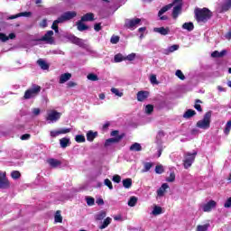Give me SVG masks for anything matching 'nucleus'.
<instances>
[{
  "label": "nucleus",
  "mask_w": 231,
  "mask_h": 231,
  "mask_svg": "<svg viewBox=\"0 0 231 231\" xmlns=\"http://www.w3.org/2000/svg\"><path fill=\"white\" fill-rule=\"evenodd\" d=\"M88 80H91V82H97L98 80V75L95 73H89L87 76Z\"/></svg>",
  "instance_id": "obj_33"
},
{
  "label": "nucleus",
  "mask_w": 231,
  "mask_h": 231,
  "mask_svg": "<svg viewBox=\"0 0 231 231\" xmlns=\"http://www.w3.org/2000/svg\"><path fill=\"white\" fill-rule=\"evenodd\" d=\"M81 21H83L84 23L95 21V14H93V13H87L86 14H84L81 17Z\"/></svg>",
  "instance_id": "obj_18"
},
{
  "label": "nucleus",
  "mask_w": 231,
  "mask_h": 231,
  "mask_svg": "<svg viewBox=\"0 0 231 231\" xmlns=\"http://www.w3.org/2000/svg\"><path fill=\"white\" fill-rule=\"evenodd\" d=\"M166 181H168V183H173V181H176V173H174V171L171 172L169 178L166 179Z\"/></svg>",
  "instance_id": "obj_36"
},
{
  "label": "nucleus",
  "mask_w": 231,
  "mask_h": 231,
  "mask_svg": "<svg viewBox=\"0 0 231 231\" xmlns=\"http://www.w3.org/2000/svg\"><path fill=\"white\" fill-rule=\"evenodd\" d=\"M196 156H198V152H193L192 153L188 152L184 155V169H189V167H192V164L196 161Z\"/></svg>",
  "instance_id": "obj_6"
},
{
  "label": "nucleus",
  "mask_w": 231,
  "mask_h": 231,
  "mask_svg": "<svg viewBox=\"0 0 231 231\" xmlns=\"http://www.w3.org/2000/svg\"><path fill=\"white\" fill-rule=\"evenodd\" d=\"M211 57H213L214 59H218V58H220V56H219V51H213V52L211 53Z\"/></svg>",
  "instance_id": "obj_60"
},
{
  "label": "nucleus",
  "mask_w": 231,
  "mask_h": 231,
  "mask_svg": "<svg viewBox=\"0 0 231 231\" xmlns=\"http://www.w3.org/2000/svg\"><path fill=\"white\" fill-rule=\"evenodd\" d=\"M134 59H136V54L135 53H131L129 54L126 58L125 60H134Z\"/></svg>",
  "instance_id": "obj_55"
},
{
  "label": "nucleus",
  "mask_w": 231,
  "mask_h": 231,
  "mask_svg": "<svg viewBox=\"0 0 231 231\" xmlns=\"http://www.w3.org/2000/svg\"><path fill=\"white\" fill-rule=\"evenodd\" d=\"M111 217H107L102 223V225L99 226L100 230H104V228H107V226H109V225H111Z\"/></svg>",
  "instance_id": "obj_27"
},
{
  "label": "nucleus",
  "mask_w": 231,
  "mask_h": 231,
  "mask_svg": "<svg viewBox=\"0 0 231 231\" xmlns=\"http://www.w3.org/2000/svg\"><path fill=\"white\" fill-rule=\"evenodd\" d=\"M77 83L75 81H69L67 84V88H75Z\"/></svg>",
  "instance_id": "obj_61"
},
{
  "label": "nucleus",
  "mask_w": 231,
  "mask_h": 231,
  "mask_svg": "<svg viewBox=\"0 0 231 231\" xmlns=\"http://www.w3.org/2000/svg\"><path fill=\"white\" fill-rule=\"evenodd\" d=\"M70 42H72V44H76V46H79V48H84L85 44H84V40L77 37V36H71L69 38Z\"/></svg>",
  "instance_id": "obj_14"
},
{
  "label": "nucleus",
  "mask_w": 231,
  "mask_h": 231,
  "mask_svg": "<svg viewBox=\"0 0 231 231\" xmlns=\"http://www.w3.org/2000/svg\"><path fill=\"white\" fill-rule=\"evenodd\" d=\"M38 66L43 70L50 69V64H48L44 60L39 59L37 60Z\"/></svg>",
  "instance_id": "obj_20"
},
{
  "label": "nucleus",
  "mask_w": 231,
  "mask_h": 231,
  "mask_svg": "<svg viewBox=\"0 0 231 231\" xmlns=\"http://www.w3.org/2000/svg\"><path fill=\"white\" fill-rule=\"evenodd\" d=\"M130 151H134L135 152H140L142 151V144L139 143H134L130 146Z\"/></svg>",
  "instance_id": "obj_29"
},
{
  "label": "nucleus",
  "mask_w": 231,
  "mask_h": 231,
  "mask_svg": "<svg viewBox=\"0 0 231 231\" xmlns=\"http://www.w3.org/2000/svg\"><path fill=\"white\" fill-rule=\"evenodd\" d=\"M75 140L77 143H84V142H86V137L82 134H78L76 135Z\"/></svg>",
  "instance_id": "obj_35"
},
{
  "label": "nucleus",
  "mask_w": 231,
  "mask_h": 231,
  "mask_svg": "<svg viewBox=\"0 0 231 231\" xmlns=\"http://www.w3.org/2000/svg\"><path fill=\"white\" fill-rule=\"evenodd\" d=\"M199 104H203V101L200 99H196L194 107L197 109V111H199V113H202L203 108L201 107V105H199Z\"/></svg>",
  "instance_id": "obj_30"
},
{
  "label": "nucleus",
  "mask_w": 231,
  "mask_h": 231,
  "mask_svg": "<svg viewBox=\"0 0 231 231\" xmlns=\"http://www.w3.org/2000/svg\"><path fill=\"white\" fill-rule=\"evenodd\" d=\"M111 44H118L120 42V36L113 35L110 39Z\"/></svg>",
  "instance_id": "obj_45"
},
{
  "label": "nucleus",
  "mask_w": 231,
  "mask_h": 231,
  "mask_svg": "<svg viewBox=\"0 0 231 231\" xmlns=\"http://www.w3.org/2000/svg\"><path fill=\"white\" fill-rule=\"evenodd\" d=\"M136 203H138V198L133 196L128 200V207H136Z\"/></svg>",
  "instance_id": "obj_31"
},
{
  "label": "nucleus",
  "mask_w": 231,
  "mask_h": 231,
  "mask_svg": "<svg viewBox=\"0 0 231 231\" xmlns=\"http://www.w3.org/2000/svg\"><path fill=\"white\" fill-rule=\"evenodd\" d=\"M114 60L115 62H122L123 60H125V58H124V55L118 53L115 55Z\"/></svg>",
  "instance_id": "obj_39"
},
{
  "label": "nucleus",
  "mask_w": 231,
  "mask_h": 231,
  "mask_svg": "<svg viewBox=\"0 0 231 231\" xmlns=\"http://www.w3.org/2000/svg\"><path fill=\"white\" fill-rule=\"evenodd\" d=\"M111 92L114 93L116 97H124V93L120 92L118 88H112Z\"/></svg>",
  "instance_id": "obj_47"
},
{
  "label": "nucleus",
  "mask_w": 231,
  "mask_h": 231,
  "mask_svg": "<svg viewBox=\"0 0 231 231\" xmlns=\"http://www.w3.org/2000/svg\"><path fill=\"white\" fill-rule=\"evenodd\" d=\"M94 30H95L96 32H100V30H102V24H101V23H96V24L94 25Z\"/></svg>",
  "instance_id": "obj_57"
},
{
  "label": "nucleus",
  "mask_w": 231,
  "mask_h": 231,
  "mask_svg": "<svg viewBox=\"0 0 231 231\" xmlns=\"http://www.w3.org/2000/svg\"><path fill=\"white\" fill-rule=\"evenodd\" d=\"M106 211H100L97 216H96V219L97 221H102V219H104V217H106Z\"/></svg>",
  "instance_id": "obj_41"
},
{
  "label": "nucleus",
  "mask_w": 231,
  "mask_h": 231,
  "mask_svg": "<svg viewBox=\"0 0 231 231\" xmlns=\"http://www.w3.org/2000/svg\"><path fill=\"white\" fill-rule=\"evenodd\" d=\"M175 75L180 80H185V75L183 74V72L180 69L176 70Z\"/></svg>",
  "instance_id": "obj_46"
},
{
  "label": "nucleus",
  "mask_w": 231,
  "mask_h": 231,
  "mask_svg": "<svg viewBox=\"0 0 231 231\" xmlns=\"http://www.w3.org/2000/svg\"><path fill=\"white\" fill-rule=\"evenodd\" d=\"M230 131H231V119L227 121L226 127L224 129V133L226 136H228V134H230Z\"/></svg>",
  "instance_id": "obj_34"
},
{
  "label": "nucleus",
  "mask_w": 231,
  "mask_h": 231,
  "mask_svg": "<svg viewBox=\"0 0 231 231\" xmlns=\"http://www.w3.org/2000/svg\"><path fill=\"white\" fill-rule=\"evenodd\" d=\"M224 207H225V208H230V207H231V197L228 198V199L226 200V202H225V204H224Z\"/></svg>",
  "instance_id": "obj_54"
},
{
  "label": "nucleus",
  "mask_w": 231,
  "mask_h": 231,
  "mask_svg": "<svg viewBox=\"0 0 231 231\" xmlns=\"http://www.w3.org/2000/svg\"><path fill=\"white\" fill-rule=\"evenodd\" d=\"M154 165L152 162H145L144 163V172H149L151 171V168Z\"/></svg>",
  "instance_id": "obj_48"
},
{
  "label": "nucleus",
  "mask_w": 231,
  "mask_h": 231,
  "mask_svg": "<svg viewBox=\"0 0 231 231\" xmlns=\"http://www.w3.org/2000/svg\"><path fill=\"white\" fill-rule=\"evenodd\" d=\"M55 223H62V216L60 215V210H57L54 215Z\"/></svg>",
  "instance_id": "obj_32"
},
{
  "label": "nucleus",
  "mask_w": 231,
  "mask_h": 231,
  "mask_svg": "<svg viewBox=\"0 0 231 231\" xmlns=\"http://www.w3.org/2000/svg\"><path fill=\"white\" fill-rule=\"evenodd\" d=\"M118 133H120L118 130H114L111 132L110 135L111 136H118Z\"/></svg>",
  "instance_id": "obj_63"
},
{
  "label": "nucleus",
  "mask_w": 231,
  "mask_h": 231,
  "mask_svg": "<svg viewBox=\"0 0 231 231\" xmlns=\"http://www.w3.org/2000/svg\"><path fill=\"white\" fill-rule=\"evenodd\" d=\"M123 187H125V189H131V187H133V179L127 178L123 180Z\"/></svg>",
  "instance_id": "obj_24"
},
{
  "label": "nucleus",
  "mask_w": 231,
  "mask_h": 231,
  "mask_svg": "<svg viewBox=\"0 0 231 231\" xmlns=\"http://www.w3.org/2000/svg\"><path fill=\"white\" fill-rule=\"evenodd\" d=\"M192 116H196V112L193 109H188L183 114V118H186V119L192 118Z\"/></svg>",
  "instance_id": "obj_25"
},
{
  "label": "nucleus",
  "mask_w": 231,
  "mask_h": 231,
  "mask_svg": "<svg viewBox=\"0 0 231 231\" xmlns=\"http://www.w3.org/2000/svg\"><path fill=\"white\" fill-rule=\"evenodd\" d=\"M167 189H169V184L167 183H163L159 189L157 190V195L162 198V196H163V194H165V191L167 190Z\"/></svg>",
  "instance_id": "obj_21"
},
{
  "label": "nucleus",
  "mask_w": 231,
  "mask_h": 231,
  "mask_svg": "<svg viewBox=\"0 0 231 231\" xmlns=\"http://www.w3.org/2000/svg\"><path fill=\"white\" fill-rule=\"evenodd\" d=\"M77 26H78L79 32H85V30H89V26L86 25L84 23V21L82 20H79L77 22Z\"/></svg>",
  "instance_id": "obj_22"
},
{
  "label": "nucleus",
  "mask_w": 231,
  "mask_h": 231,
  "mask_svg": "<svg viewBox=\"0 0 231 231\" xmlns=\"http://www.w3.org/2000/svg\"><path fill=\"white\" fill-rule=\"evenodd\" d=\"M151 84H159L158 79H156V75L152 74L150 77Z\"/></svg>",
  "instance_id": "obj_53"
},
{
  "label": "nucleus",
  "mask_w": 231,
  "mask_h": 231,
  "mask_svg": "<svg viewBox=\"0 0 231 231\" xmlns=\"http://www.w3.org/2000/svg\"><path fill=\"white\" fill-rule=\"evenodd\" d=\"M97 205H104V199L99 198L96 200Z\"/></svg>",
  "instance_id": "obj_62"
},
{
  "label": "nucleus",
  "mask_w": 231,
  "mask_h": 231,
  "mask_svg": "<svg viewBox=\"0 0 231 231\" xmlns=\"http://www.w3.org/2000/svg\"><path fill=\"white\" fill-rule=\"evenodd\" d=\"M217 203L215 200H209L208 203L204 204L202 207L203 212H210L212 208H216Z\"/></svg>",
  "instance_id": "obj_12"
},
{
  "label": "nucleus",
  "mask_w": 231,
  "mask_h": 231,
  "mask_svg": "<svg viewBox=\"0 0 231 231\" xmlns=\"http://www.w3.org/2000/svg\"><path fill=\"white\" fill-rule=\"evenodd\" d=\"M105 185L108 187L110 190H113V182L109 179L105 180Z\"/></svg>",
  "instance_id": "obj_50"
},
{
  "label": "nucleus",
  "mask_w": 231,
  "mask_h": 231,
  "mask_svg": "<svg viewBox=\"0 0 231 231\" xmlns=\"http://www.w3.org/2000/svg\"><path fill=\"white\" fill-rule=\"evenodd\" d=\"M210 122H212V111H208L201 120H199L196 124V127L199 129H210Z\"/></svg>",
  "instance_id": "obj_4"
},
{
  "label": "nucleus",
  "mask_w": 231,
  "mask_h": 231,
  "mask_svg": "<svg viewBox=\"0 0 231 231\" xmlns=\"http://www.w3.org/2000/svg\"><path fill=\"white\" fill-rule=\"evenodd\" d=\"M149 98V91L141 90L137 93V100L138 102H143Z\"/></svg>",
  "instance_id": "obj_15"
},
{
  "label": "nucleus",
  "mask_w": 231,
  "mask_h": 231,
  "mask_svg": "<svg viewBox=\"0 0 231 231\" xmlns=\"http://www.w3.org/2000/svg\"><path fill=\"white\" fill-rule=\"evenodd\" d=\"M155 172L156 174H163V172H165V169L163 168V165L160 164L155 166Z\"/></svg>",
  "instance_id": "obj_37"
},
{
  "label": "nucleus",
  "mask_w": 231,
  "mask_h": 231,
  "mask_svg": "<svg viewBox=\"0 0 231 231\" xmlns=\"http://www.w3.org/2000/svg\"><path fill=\"white\" fill-rule=\"evenodd\" d=\"M60 134V130L58 131H51V138H57Z\"/></svg>",
  "instance_id": "obj_56"
},
{
  "label": "nucleus",
  "mask_w": 231,
  "mask_h": 231,
  "mask_svg": "<svg viewBox=\"0 0 231 231\" xmlns=\"http://www.w3.org/2000/svg\"><path fill=\"white\" fill-rule=\"evenodd\" d=\"M30 138H32L30 134H24L21 136V140H30Z\"/></svg>",
  "instance_id": "obj_58"
},
{
  "label": "nucleus",
  "mask_w": 231,
  "mask_h": 231,
  "mask_svg": "<svg viewBox=\"0 0 231 231\" xmlns=\"http://www.w3.org/2000/svg\"><path fill=\"white\" fill-rule=\"evenodd\" d=\"M140 25H142V19L140 18L129 19L125 23V28H128V30H135Z\"/></svg>",
  "instance_id": "obj_7"
},
{
  "label": "nucleus",
  "mask_w": 231,
  "mask_h": 231,
  "mask_svg": "<svg viewBox=\"0 0 231 231\" xmlns=\"http://www.w3.org/2000/svg\"><path fill=\"white\" fill-rule=\"evenodd\" d=\"M60 147H62V149H66V147H68V145H69V138L63 137V138L60 139Z\"/></svg>",
  "instance_id": "obj_26"
},
{
  "label": "nucleus",
  "mask_w": 231,
  "mask_h": 231,
  "mask_svg": "<svg viewBox=\"0 0 231 231\" xmlns=\"http://www.w3.org/2000/svg\"><path fill=\"white\" fill-rule=\"evenodd\" d=\"M226 39H227V41H230V39H231V30L226 34Z\"/></svg>",
  "instance_id": "obj_64"
},
{
  "label": "nucleus",
  "mask_w": 231,
  "mask_h": 231,
  "mask_svg": "<svg viewBox=\"0 0 231 231\" xmlns=\"http://www.w3.org/2000/svg\"><path fill=\"white\" fill-rule=\"evenodd\" d=\"M11 177L13 180H19V178H21V172L19 171H13L11 172Z\"/></svg>",
  "instance_id": "obj_40"
},
{
  "label": "nucleus",
  "mask_w": 231,
  "mask_h": 231,
  "mask_svg": "<svg viewBox=\"0 0 231 231\" xmlns=\"http://www.w3.org/2000/svg\"><path fill=\"white\" fill-rule=\"evenodd\" d=\"M59 131L60 134H68V133H71V128H61Z\"/></svg>",
  "instance_id": "obj_51"
},
{
  "label": "nucleus",
  "mask_w": 231,
  "mask_h": 231,
  "mask_svg": "<svg viewBox=\"0 0 231 231\" xmlns=\"http://www.w3.org/2000/svg\"><path fill=\"white\" fill-rule=\"evenodd\" d=\"M174 5H177L173 7L171 15L173 19H178V16L180 15V14H181V8H183V0H173L171 4L163 6L159 11L158 16L161 17L162 14H165V12H169V10H171V8H172Z\"/></svg>",
  "instance_id": "obj_1"
},
{
  "label": "nucleus",
  "mask_w": 231,
  "mask_h": 231,
  "mask_svg": "<svg viewBox=\"0 0 231 231\" xmlns=\"http://www.w3.org/2000/svg\"><path fill=\"white\" fill-rule=\"evenodd\" d=\"M208 226H210V224H205V225H199L197 226V231H208Z\"/></svg>",
  "instance_id": "obj_38"
},
{
  "label": "nucleus",
  "mask_w": 231,
  "mask_h": 231,
  "mask_svg": "<svg viewBox=\"0 0 231 231\" xmlns=\"http://www.w3.org/2000/svg\"><path fill=\"white\" fill-rule=\"evenodd\" d=\"M180 45H171V47H169L170 51H176V50H179Z\"/></svg>",
  "instance_id": "obj_59"
},
{
  "label": "nucleus",
  "mask_w": 231,
  "mask_h": 231,
  "mask_svg": "<svg viewBox=\"0 0 231 231\" xmlns=\"http://www.w3.org/2000/svg\"><path fill=\"white\" fill-rule=\"evenodd\" d=\"M70 79H71V73L67 72V73L61 74L60 77V84H64L68 82V80H69Z\"/></svg>",
  "instance_id": "obj_19"
},
{
  "label": "nucleus",
  "mask_w": 231,
  "mask_h": 231,
  "mask_svg": "<svg viewBox=\"0 0 231 231\" xmlns=\"http://www.w3.org/2000/svg\"><path fill=\"white\" fill-rule=\"evenodd\" d=\"M97 136H98V132L88 131L87 133L88 142H93Z\"/></svg>",
  "instance_id": "obj_23"
},
{
  "label": "nucleus",
  "mask_w": 231,
  "mask_h": 231,
  "mask_svg": "<svg viewBox=\"0 0 231 231\" xmlns=\"http://www.w3.org/2000/svg\"><path fill=\"white\" fill-rule=\"evenodd\" d=\"M47 163H49V165H51L52 167V169H57V167H60V165H62V162L54 159V158H51L47 161Z\"/></svg>",
  "instance_id": "obj_17"
},
{
  "label": "nucleus",
  "mask_w": 231,
  "mask_h": 231,
  "mask_svg": "<svg viewBox=\"0 0 231 231\" xmlns=\"http://www.w3.org/2000/svg\"><path fill=\"white\" fill-rule=\"evenodd\" d=\"M194 14H195V20L197 21V23H199V24H205L206 23H208V21H210V19H212V12L207 8H196L194 10Z\"/></svg>",
  "instance_id": "obj_2"
},
{
  "label": "nucleus",
  "mask_w": 231,
  "mask_h": 231,
  "mask_svg": "<svg viewBox=\"0 0 231 231\" xmlns=\"http://www.w3.org/2000/svg\"><path fill=\"white\" fill-rule=\"evenodd\" d=\"M182 29L187 30L188 32H192V30H194V23L192 22L184 23L182 24Z\"/></svg>",
  "instance_id": "obj_28"
},
{
  "label": "nucleus",
  "mask_w": 231,
  "mask_h": 231,
  "mask_svg": "<svg viewBox=\"0 0 231 231\" xmlns=\"http://www.w3.org/2000/svg\"><path fill=\"white\" fill-rule=\"evenodd\" d=\"M153 216H160L162 214V207L155 206L152 210Z\"/></svg>",
  "instance_id": "obj_43"
},
{
  "label": "nucleus",
  "mask_w": 231,
  "mask_h": 231,
  "mask_svg": "<svg viewBox=\"0 0 231 231\" xmlns=\"http://www.w3.org/2000/svg\"><path fill=\"white\" fill-rule=\"evenodd\" d=\"M125 136V134H121L120 135H117L114 138H109L105 141V147H109L110 145H113V143H118Z\"/></svg>",
  "instance_id": "obj_11"
},
{
  "label": "nucleus",
  "mask_w": 231,
  "mask_h": 231,
  "mask_svg": "<svg viewBox=\"0 0 231 231\" xmlns=\"http://www.w3.org/2000/svg\"><path fill=\"white\" fill-rule=\"evenodd\" d=\"M17 16L19 17H32V12H23L17 14Z\"/></svg>",
  "instance_id": "obj_49"
},
{
  "label": "nucleus",
  "mask_w": 231,
  "mask_h": 231,
  "mask_svg": "<svg viewBox=\"0 0 231 231\" xmlns=\"http://www.w3.org/2000/svg\"><path fill=\"white\" fill-rule=\"evenodd\" d=\"M74 17H77V12L75 11L65 12L63 14L58 17L57 20L53 22L51 25L52 30H54L55 33H59V24L62 23H66V21H71V19H74Z\"/></svg>",
  "instance_id": "obj_3"
},
{
  "label": "nucleus",
  "mask_w": 231,
  "mask_h": 231,
  "mask_svg": "<svg viewBox=\"0 0 231 231\" xmlns=\"http://www.w3.org/2000/svg\"><path fill=\"white\" fill-rule=\"evenodd\" d=\"M86 201L88 207H93V205H95V199L92 197H87Z\"/></svg>",
  "instance_id": "obj_44"
},
{
  "label": "nucleus",
  "mask_w": 231,
  "mask_h": 231,
  "mask_svg": "<svg viewBox=\"0 0 231 231\" xmlns=\"http://www.w3.org/2000/svg\"><path fill=\"white\" fill-rule=\"evenodd\" d=\"M155 33H160L161 35H169L171 33V28L169 27H155L153 28Z\"/></svg>",
  "instance_id": "obj_13"
},
{
  "label": "nucleus",
  "mask_w": 231,
  "mask_h": 231,
  "mask_svg": "<svg viewBox=\"0 0 231 231\" xmlns=\"http://www.w3.org/2000/svg\"><path fill=\"white\" fill-rule=\"evenodd\" d=\"M62 114L58 112L57 110H51L47 114L46 120L47 122H58L60 120Z\"/></svg>",
  "instance_id": "obj_9"
},
{
  "label": "nucleus",
  "mask_w": 231,
  "mask_h": 231,
  "mask_svg": "<svg viewBox=\"0 0 231 231\" xmlns=\"http://www.w3.org/2000/svg\"><path fill=\"white\" fill-rule=\"evenodd\" d=\"M231 9V0H224L220 6V12L223 14Z\"/></svg>",
  "instance_id": "obj_16"
},
{
  "label": "nucleus",
  "mask_w": 231,
  "mask_h": 231,
  "mask_svg": "<svg viewBox=\"0 0 231 231\" xmlns=\"http://www.w3.org/2000/svg\"><path fill=\"white\" fill-rule=\"evenodd\" d=\"M154 111V106L152 105H146L145 106V114L146 115H151Z\"/></svg>",
  "instance_id": "obj_42"
},
{
  "label": "nucleus",
  "mask_w": 231,
  "mask_h": 231,
  "mask_svg": "<svg viewBox=\"0 0 231 231\" xmlns=\"http://www.w3.org/2000/svg\"><path fill=\"white\" fill-rule=\"evenodd\" d=\"M39 41L46 42L47 44H55V39H53V31H48Z\"/></svg>",
  "instance_id": "obj_10"
},
{
  "label": "nucleus",
  "mask_w": 231,
  "mask_h": 231,
  "mask_svg": "<svg viewBox=\"0 0 231 231\" xmlns=\"http://www.w3.org/2000/svg\"><path fill=\"white\" fill-rule=\"evenodd\" d=\"M0 189H10V180L6 177V171H0Z\"/></svg>",
  "instance_id": "obj_8"
},
{
  "label": "nucleus",
  "mask_w": 231,
  "mask_h": 231,
  "mask_svg": "<svg viewBox=\"0 0 231 231\" xmlns=\"http://www.w3.org/2000/svg\"><path fill=\"white\" fill-rule=\"evenodd\" d=\"M112 181L115 183H120V181H122V177H120V175H114Z\"/></svg>",
  "instance_id": "obj_52"
},
{
  "label": "nucleus",
  "mask_w": 231,
  "mask_h": 231,
  "mask_svg": "<svg viewBox=\"0 0 231 231\" xmlns=\"http://www.w3.org/2000/svg\"><path fill=\"white\" fill-rule=\"evenodd\" d=\"M41 93V86L33 84L32 87L24 92L23 99L30 100Z\"/></svg>",
  "instance_id": "obj_5"
}]
</instances>
